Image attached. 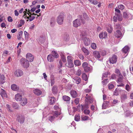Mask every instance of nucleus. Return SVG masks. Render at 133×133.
<instances>
[{
	"mask_svg": "<svg viewBox=\"0 0 133 133\" xmlns=\"http://www.w3.org/2000/svg\"><path fill=\"white\" fill-rule=\"evenodd\" d=\"M21 101L20 104L23 106L26 105L27 102V99L26 98H23Z\"/></svg>",
	"mask_w": 133,
	"mask_h": 133,
	"instance_id": "obj_23",
	"label": "nucleus"
},
{
	"mask_svg": "<svg viewBox=\"0 0 133 133\" xmlns=\"http://www.w3.org/2000/svg\"><path fill=\"white\" fill-rule=\"evenodd\" d=\"M108 86V88L110 89L113 88L114 87V86L112 83H110L109 84Z\"/></svg>",
	"mask_w": 133,
	"mask_h": 133,
	"instance_id": "obj_49",
	"label": "nucleus"
},
{
	"mask_svg": "<svg viewBox=\"0 0 133 133\" xmlns=\"http://www.w3.org/2000/svg\"><path fill=\"white\" fill-rule=\"evenodd\" d=\"M129 49V48L127 46H125L122 49V51L125 53H126L128 51Z\"/></svg>",
	"mask_w": 133,
	"mask_h": 133,
	"instance_id": "obj_28",
	"label": "nucleus"
},
{
	"mask_svg": "<svg viewBox=\"0 0 133 133\" xmlns=\"http://www.w3.org/2000/svg\"><path fill=\"white\" fill-rule=\"evenodd\" d=\"M82 78L85 81H87L88 79L87 75L85 73H83L82 75Z\"/></svg>",
	"mask_w": 133,
	"mask_h": 133,
	"instance_id": "obj_35",
	"label": "nucleus"
},
{
	"mask_svg": "<svg viewBox=\"0 0 133 133\" xmlns=\"http://www.w3.org/2000/svg\"><path fill=\"white\" fill-rule=\"evenodd\" d=\"M71 96L74 98H75L77 96V94L76 91L74 90H72L70 92Z\"/></svg>",
	"mask_w": 133,
	"mask_h": 133,
	"instance_id": "obj_20",
	"label": "nucleus"
},
{
	"mask_svg": "<svg viewBox=\"0 0 133 133\" xmlns=\"http://www.w3.org/2000/svg\"><path fill=\"white\" fill-rule=\"evenodd\" d=\"M55 58L51 54L48 55L47 57L48 61L50 62H53Z\"/></svg>",
	"mask_w": 133,
	"mask_h": 133,
	"instance_id": "obj_22",
	"label": "nucleus"
},
{
	"mask_svg": "<svg viewBox=\"0 0 133 133\" xmlns=\"http://www.w3.org/2000/svg\"><path fill=\"white\" fill-rule=\"evenodd\" d=\"M23 33V32L21 31H20L19 32L17 36V38L18 40H19L21 39Z\"/></svg>",
	"mask_w": 133,
	"mask_h": 133,
	"instance_id": "obj_31",
	"label": "nucleus"
},
{
	"mask_svg": "<svg viewBox=\"0 0 133 133\" xmlns=\"http://www.w3.org/2000/svg\"><path fill=\"white\" fill-rule=\"evenodd\" d=\"M114 35L117 38H119L122 37V34L120 31L117 30L115 32Z\"/></svg>",
	"mask_w": 133,
	"mask_h": 133,
	"instance_id": "obj_10",
	"label": "nucleus"
},
{
	"mask_svg": "<svg viewBox=\"0 0 133 133\" xmlns=\"http://www.w3.org/2000/svg\"><path fill=\"white\" fill-rule=\"evenodd\" d=\"M64 18V15L63 14L60 15L57 17V21L59 24L61 25L63 24Z\"/></svg>",
	"mask_w": 133,
	"mask_h": 133,
	"instance_id": "obj_5",
	"label": "nucleus"
},
{
	"mask_svg": "<svg viewBox=\"0 0 133 133\" xmlns=\"http://www.w3.org/2000/svg\"><path fill=\"white\" fill-rule=\"evenodd\" d=\"M8 20L9 22H12L13 21L12 17L10 16H9L8 17Z\"/></svg>",
	"mask_w": 133,
	"mask_h": 133,
	"instance_id": "obj_59",
	"label": "nucleus"
},
{
	"mask_svg": "<svg viewBox=\"0 0 133 133\" xmlns=\"http://www.w3.org/2000/svg\"><path fill=\"white\" fill-rule=\"evenodd\" d=\"M34 93L35 95L39 96L42 94V91L39 89H36L33 90Z\"/></svg>",
	"mask_w": 133,
	"mask_h": 133,
	"instance_id": "obj_17",
	"label": "nucleus"
},
{
	"mask_svg": "<svg viewBox=\"0 0 133 133\" xmlns=\"http://www.w3.org/2000/svg\"><path fill=\"white\" fill-rule=\"evenodd\" d=\"M81 50L86 55H88L90 54V52L89 50L84 47H82Z\"/></svg>",
	"mask_w": 133,
	"mask_h": 133,
	"instance_id": "obj_21",
	"label": "nucleus"
},
{
	"mask_svg": "<svg viewBox=\"0 0 133 133\" xmlns=\"http://www.w3.org/2000/svg\"><path fill=\"white\" fill-rule=\"evenodd\" d=\"M50 80L51 86H52L55 83L54 77L53 76H51Z\"/></svg>",
	"mask_w": 133,
	"mask_h": 133,
	"instance_id": "obj_29",
	"label": "nucleus"
},
{
	"mask_svg": "<svg viewBox=\"0 0 133 133\" xmlns=\"http://www.w3.org/2000/svg\"><path fill=\"white\" fill-rule=\"evenodd\" d=\"M91 3L94 5H96L98 3V2L96 0H92Z\"/></svg>",
	"mask_w": 133,
	"mask_h": 133,
	"instance_id": "obj_57",
	"label": "nucleus"
},
{
	"mask_svg": "<svg viewBox=\"0 0 133 133\" xmlns=\"http://www.w3.org/2000/svg\"><path fill=\"white\" fill-rule=\"evenodd\" d=\"M121 98L122 101L125 100L127 99V95L124 94H122L121 96Z\"/></svg>",
	"mask_w": 133,
	"mask_h": 133,
	"instance_id": "obj_36",
	"label": "nucleus"
},
{
	"mask_svg": "<svg viewBox=\"0 0 133 133\" xmlns=\"http://www.w3.org/2000/svg\"><path fill=\"white\" fill-rule=\"evenodd\" d=\"M20 24L18 25V28L20 27L23 25L25 23V21L24 20H21L20 21Z\"/></svg>",
	"mask_w": 133,
	"mask_h": 133,
	"instance_id": "obj_40",
	"label": "nucleus"
},
{
	"mask_svg": "<svg viewBox=\"0 0 133 133\" xmlns=\"http://www.w3.org/2000/svg\"><path fill=\"white\" fill-rule=\"evenodd\" d=\"M5 78L3 75L0 74V84H2L5 82Z\"/></svg>",
	"mask_w": 133,
	"mask_h": 133,
	"instance_id": "obj_19",
	"label": "nucleus"
},
{
	"mask_svg": "<svg viewBox=\"0 0 133 133\" xmlns=\"http://www.w3.org/2000/svg\"><path fill=\"white\" fill-rule=\"evenodd\" d=\"M109 104V102L108 101H104L103 104L102 108L103 109H105L106 108L107 105Z\"/></svg>",
	"mask_w": 133,
	"mask_h": 133,
	"instance_id": "obj_33",
	"label": "nucleus"
},
{
	"mask_svg": "<svg viewBox=\"0 0 133 133\" xmlns=\"http://www.w3.org/2000/svg\"><path fill=\"white\" fill-rule=\"evenodd\" d=\"M132 15L127 11L124 12L123 13V17L127 19L131 20L132 18Z\"/></svg>",
	"mask_w": 133,
	"mask_h": 133,
	"instance_id": "obj_3",
	"label": "nucleus"
},
{
	"mask_svg": "<svg viewBox=\"0 0 133 133\" xmlns=\"http://www.w3.org/2000/svg\"><path fill=\"white\" fill-rule=\"evenodd\" d=\"M82 106V110L83 111L84 108L88 109L89 108V106L88 104H86L84 105H81Z\"/></svg>",
	"mask_w": 133,
	"mask_h": 133,
	"instance_id": "obj_42",
	"label": "nucleus"
},
{
	"mask_svg": "<svg viewBox=\"0 0 133 133\" xmlns=\"http://www.w3.org/2000/svg\"><path fill=\"white\" fill-rule=\"evenodd\" d=\"M73 79L76 81V83L78 84H79L81 82V79L79 77L75 76L73 78Z\"/></svg>",
	"mask_w": 133,
	"mask_h": 133,
	"instance_id": "obj_27",
	"label": "nucleus"
},
{
	"mask_svg": "<svg viewBox=\"0 0 133 133\" xmlns=\"http://www.w3.org/2000/svg\"><path fill=\"white\" fill-rule=\"evenodd\" d=\"M17 31V29H12L11 30V32L12 33H14L15 32Z\"/></svg>",
	"mask_w": 133,
	"mask_h": 133,
	"instance_id": "obj_64",
	"label": "nucleus"
},
{
	"mask_svg": "<svg viewBox=\"0 0 133 133\" xmlns=\"http://www.w3.org/2000/svg\"><path fill=\"white\" fill-rule=\"evenodd\" d=\"M93 55L96 58L99 59L100 57V55L99 51H94L93 52Z\"/></svg>",
	"mask_w": 133,
	"mask_h": 133,
	"instance_id": "obj_14",
	"label": "nucleus"
},
{
	"mask_svg": "<svg viewBox=\"0 0 133 133\" xmlns=\"http://www.w3.org/2000/svg\"><path fill=\"white\" fill-rule=\"evenodd\" d=\"M123 79V76L122 75H119L118 80V82H121L122 81Z\"/></svg>",
	"mask_w": 133,
	"mask_h": 133,
	"instance_id": "obj_41",
	"label": "nucleus"
},
{
	"mask_svg": "<svg viewBox=\"0 0 133 133\" xmlns=\"http://www.w3.org/2000/svg\"><path fill=\"white\" fill-rule=\"evenodd\" d=\"M91 46L93 49H95L96 48V45L95 43H92L91 45Z\"/></svg>",
	"mask_w": 133,
	"mask_h": 133,
	"instance_id": "obj_44",
	"label": "nucleus"
},
{
	"mask_svg": "<svg viewBox=\"0 0 133 133\" xmlns=\"http://www.w3.org/2000/svg\"><path fill=\"white\" fill-rule=\"evenodd\" d=\"M74 64L75 65L79 66L81 64V62L78 60H76L74 61Z\"/></svg>",
	"mask_w": 133,
	"mask_h": 133,
	"instance_id": "obj_39",
	"label": "nucleus"
},
{
	"mask_svg": "<svg viewBox=\"0 0 133 133\" xmlns=\"http://www.w3.org/2000/svg\"><path fill=\"white\" fill-rule=\"evenodd\" d=\"M81 119L82 121H85L89 120V117L87 116L83 115L81 116Z\"/></svg>",
	"mask_w": 133,
	"mask_h": 133,
	"instance_id": "obj_32",
	"label": "nucleus"
},
{
	"mask_svg": "<svg viewBox=\"0 0 133 133\" xmlns=\"http://www.w3.org/2000/svg\"><path fill=\"white\" fill-rule=\"evenodd\" d=\"M28 12L29 13H28V14L29 16L27 17V18L29 19L30 21H31L35 18V17L32 15V13L30 12L29 10H28Z\"/></svg>",
	"mask_w": 133,
	"mask_h": 133,
	"instance_id": "obj_13",
	"label": "nucleus"
},
{
	"mask_svg": "<svg viewBox=\"0 0 133 133\" xmlns=\"http://www.w3.org/2000/svg\"><path fill=\"white\" fill-rule=\"evenodd\" d=\"M115 11L118 14H121V11L118 9L116 8L115 9Z\"/></svg>",
	"mask_w": 133,
	"mask_h": 133,
	"instance_id": "obj_60",
	"label": "nucleus"
},
{
	"mask_svg": "<svg viewBox=\"0 0 133 133\" xmlns=\"http://www.w3.org/2000/svg\"><path fill=\"white\" fill-rule=\"evenodd\" d=\"M14 13L15 16H18V15L19 13L17 10H15L14 11Z\"/></svg>",
	"mask_w": 133,
	"mask_h": 133,
	"instance_id": "obj_63",
	"label": "nucleus"
},
{
	"mask_svg": "<svg viewBox=\"0 0 133 133\" xmlns=\"http://www.w3.org/2000/svg\"><path fill=\"white\" fill-rule=\"evenodd\" d=\"M15 98L17 101H20L22 99V95L19 94L18 93L15 95Z\"/></svg>",
	"mask_w": 133,
	"mask_h": 133,
	"instance_id": "obj_15",
	"label": "nucleus"
},
{
	"mask_svg": "<svg viewBox=\"0 0 133 133\" xmlns=\"http://www.w3.org/2000/svg\"><path fill=\"white\" fill-rule=\"evenodd\" d=\"M114 27L116 29H121V25L120 24H117L114 26Z\"/></svg>",
	"mask_w": 133,
	"mask_h": 133,
	"instance_id": "obj_43",
	"label": "nucleus"
},
{
	"mask_svg": "<svg viewBox=\"0 0 133 133\" xmlns=\"http://www.w3.org/2000/svg\"><path fill=\"white\" fill-rule=\"evenodd\" d=\"M115 14L116 16H117V19L119 21H121L122 20V17L121 14H117L115 13Z\"/></svg>",
	"mask_w": 133,
	"mask_h": 133,
	"instance_id": "obj_38",
	"label": "nucleus"
},
{
	"mask_svg": "<svg viewBox=\"0 0 133 133\" xmlns=\"http://www.w3.org/2000/svg\"><path fill=\"white\" fill-rule=\"evenodd\" d=\"M118 8L121 10H122L124 9V6L122 4H120L118 6Z\"/></svg>",
	"mask_w": 133,
	"mask_h": 133,
	"instance_id": "obj_50",
	"label": "nucleus"
},
{
	"mask_svg": "<svg viewBox=\"0 0 133 133\" xmlns=\"http://www.w3.org/2000/svg\"><path fill=\"white\" fill-rule=\"evenodd\" d=\"M15 75L16 77L21 76L23 74V71L20 70H17L15 72Z\"/></svg>",
	"mask_w": 133,
	"mask_h": 133,
	"instance_id": "obj_11",
	"label": "nucleus"
},
{
	"mask_svg": "<svg viewBox=\"0 0 133 133\" xmlns=\"http://www.w3.org/2000/svg\"><path fill=\"white\" fill-rule=\"evenodd\" d=\"M67 58L68 62L72 61V57L70 56H68L67 57Z\"/></svg>",
	"mask_w": 133,
	"mask_h": 133,
	"instance_id": "obj_56",
	"label": "nucleus"
},
{
	"mask_svg": "<svg viewBox=\"0 0 133 133\" xmlns=\"http://www.w3.org/2000/svg\"><path fill=\"white\" fill-rule=\"evenodd\" d=\"M80 116L79 114L76 115L75 116V120L77 121H78L80 120Z\"/></svg>",
	"mask_w": 133,
	"mask_h": 133,
	"instance_id": "obj_37",
	"label": "nucleus"
},
{
	"mask_svg": "<svg viewBox=\"0 0 133 133\" xmlns=\"http://www.w3.org/2000/svg\"><path fill=\"white\" fill-rule=\"evenodd\" d=\"M87 35L86 32L85 31H82L81 32L80 35L82 36H85Z\"/></svg>",
	"mask_w": 133,
	"mask_h": 133,
	"instance_id": "obj_53",
	"label": "nucleus"
},
{
	"mask_svg": "<svg viewBox=\"0 0 133 133\" xmlns=\"http://www.w3.org/2000/svg\"><path fill=\"white\" fill-rule=\"evenodd\" d=\"M83 112L85 115H89L90 113V111L89 110L85 109L83 111Z\"/></svg>",
	"mask_w": 133,
	"mask_h": 133,
	"instance_id": "obj_47",
	"label": "nucleus"
},
{
	"mask_svg": "<svg viewBox=\"0 0 133 133\" xmlns=\"http://www.w3.org/2000/svg\"><path fill=\"white\" fill-rule=\"evenodd\" d=\"M115 72L118 75H121L120 72L118 69H116Z\"/></svg>",
	"mask_w": 133,
	"mask_h": 133,
	"instance_id": "obj_58",
	"label": "nucleus"
},
{
	"mask_svg": "<svg viewBox=\"0 0 133 133\" xmlns=\"http://www.w3.org/2000/svg\"><path fill=\"white\" fill-rule=\"evenodd\" d=\"M85 98L86 99L85 101L87 103H91L93 102V98L90 95L87 94Z\"/></svg>",
	"mask_w": 133,
	"mask_h": 133,
	"instance_id": "obj_6",
	"label": "nucleus"
},
{
	"mask_svg": "<svg viewBox=\"0 0 133 133\" xmlns=\"http://www.w3.org/2000/svg\"><path fill=\"white\" fill-rule=\"evenodd\" d=\"M82 65L83 67L84 68L85 67L88 66V64L87 63V62H84L83 63Z\"/></svg>",
	"mask_w": 133,
	"mask_h": 133,
	"instance_id": "obj_54",
	"label": "nucleus"
},
{
	"mask_svg": "<svg viewBox=\"0 0 133 133\" xmlns=\"http://www.w3.org/2000/svg\"><path fill=\"white\" fill-rule=\"evenodd\" d=\"M52 91L53 93H55L57 92V89L56 87L54 86L52 89Z\"/></svg>",
	"mask_w": 133,
	"mask_h": 133,
	"instance_id": "obj_48",
	"label": "nucleus"
},
{
	"mask_svg": "<svg viewBox=\"0 0 133 133\" xmlns=\"http://www.w3.org/2000/svg\"><path fill=\"white\" fill-rule=\"evenodd\" d=\"M125 89H126V90H127V91H129L130 89V86L129 85H128V84H127L126 85Z\"/></svg>",
	"mask_w": 133,
	"mask_h": 133,
	"instance_id": "obj_61",
	"label": "nucleus"
},
{
	"mask_svg": "<svg viewBox=\"0 0 133 133\" xmlns=\"http://www.w3.org/2000/svg\"><path fill=\"white\" fill-rule=\"evenodd\" d=\"M99 37L101 39L104 38V36L103 33L102 32L99 34Z\"/></svg>",
	"mask_w": 133,
	"mask_h": 133,
	"instance_id": "obj_51",
	"label": "nucleus"
},
{
	"mask_svg": "<svg viewBox=\"0 0 133 133\" xmlns=\"http://www.w3.org/2000/svg\"><path fill=\"white\" fill-rule=\"evenodd\" d=\"M90 69V68L87 66L84 68V71L86 72H88L89 71Z\"/></svg>",
	"mask_w": 133,
	"mask_h": 133,
	"instance_id": "obj_52",
	"label": "nucleus"
},
{
	"mask_svg": "<svg viewBox=\"0 0 133 133\" xmlns=\"http://www.w3.org/2000/svg\"><path fill=\"white\" fill-rule=\"evenodd\" d=\"M78 56L81 59L83 60L84 59V57L82 55H79Z\"/></svg>",
	"mask_w": 133,
	"mask_h": 133,
	"instance_id": "obj_62",
	"label": "nucleus"
},
{
	"mask_svg": "<svg viewBox=\"0 0 133 133\" xmlns=\"http://www.w3.org/2000/svg\"><path fill=\"white\" fill-rule=\"evenodd\" d=\"M117 56L115 55H113L111 57L109 58L110 63L112 64L116 63L117 61Z\"/></svg>",
	"mask_w": 133,
	"mask_h": 133,
	"instance_id": "obj_8",
	"label": "nucleus"
},
{
	"mask_svg": "<svg viewBox=\"0 0 133 133\" xmlns=\"http://www.w3.org/2000/svg\"><path fill=\"white\" fill-rule=\"evenodd\" d=\"M20 62L22 66L24 68H27L29 66V61L25 58H21L20 60Z\"/></svg>",
	"mask_w": 133,
	"mask_h": 133,
	"instance_id": "obj_2",
	"label": "nucleus"
},
{
	"mask_svg": "<svg viewBox=\"0 0 133 133\" xmlns=\"http://www.w3.org/2000/svg\"><path fill=\"white\" fill-rule=\"evenodd\" d=\"M16 120L20 123H22L24 122L25 118L24 116L18 115L17 116Z\"/></svg>",
	"mask_w": 133,
	"mask_h": 133,
	"instance_id": "obj_9",
	"label": "nucleus"
},
{
	"mask_svg": "<svg viewBox=\"0 0 133 133\" xmlns=\"http://www.w3.org/2000/svg\"><path fill=\"white\" fill-rule=\"evenodd\" d=\"M83 40L84 44L85 46H88L90 44V41L87 38L85 37Z\"/></svg>",
	"mask_w": 133,
	"mask_h": 133,
	"instance_id": "obj_18",
	"label": "nucleus"
},
{
	"mask_svg": "<svg viewBox=\"0 0 133 133\" xmlns=\"http://www.w3.org/2000/svg\"><path fill=\"white\" fill-rule=\"evenodd\" d=\"M51 54L55 58H57L58 57L59 55L55 51H52L51 52Z\"/></svg>",
	"mask_w": 133,
	"mask_h": 133,
	"instance_id": "obj_26",
	"label": "nucleus"
},
{
	"mask_svg": "<svg viewBox=\"0 0 133 133\" xmlns=\"http://www.w3.org/2000/svg\"><path fill=\"white\" fill-rule=\"evenodd\" d=\"M74 66V65L72 61L68 62V63L67 67L69 68H71Z\"/></svg>",
	"mask_w": 133,
	"mask_h": 133,
	"instance_id": "obj_34",
	"label": "nucleus"
},
{
	"mask_svg": "<svg viewBox=\"0 0 133 133\" xmlns=\"http://www.w3.org/2000/svg\"><path fill=\"white\" fill-rule=\"evenodd\" d=\"M11 88L12 90L14 91H17L19 89V87L15 84L12 85Z\"/></svg>",
	"mask_w": 133,
	"mask_h": 133,
	"instance_id": "obj_25",
	"label": "nucleus"
},
{
	"mask_svg": "<svg viewBox=\"0 0 133 133\" xmlns=\"http://www.w3.org/2000/svg\"><path fill=\"white\" fill-rule=\"evenodd\" d=\"M82 74V71L80 69H78L76 72V74L78 76H80Z\"/></svg>",
	"mask_w": 133,
	"mask_h": 133,
	"instance_id": "obj_45",
	"label": "nucleus"
},
{
	"mask_svg": "<svg viewBox=\"0 0 133 133\" xmlns=\"http://www.w3.org/2000/svg\"><path fill=\"white\" fill-rule=\"evenodd\" d=\"M108 79H106L102 81V82L103 85H105L108 82Z\"/></svg>",
	"mask_w": 133,
	"mask_h": 133,
	"instance_id": "obj_55",
	"label": "nucleus"
},
{
	"mask_svg": "<svg viewBox=\"0 0 133 133\" xmlns=\"http://www.w3.org/2000/svg\"><path fill=\"white\" fill-rule=\"evenodd\" d=\"M63 100L68 103H69L70 102V98L69 97L66 95H64L63 96Z\"/></svg>",
	"mask_w": 133,
	"mask_h": 133,
	"instance_id": "obj_16",
	"label": "nucleus"
},
{
	"mask_svg": "<svg viewBox=\"0 0 133 133\" xmlns=\"http://www.w3.org/2000/svg\"><path fill=\"white\" fill-rule=\"evenodd\" d=\"M0 94L3 98L4 97L6 98L8 97V95L5 91L2 89H1L0 90Z\"/></svg>",
	"mask_w": 133,
	"mask_h": 133,
	"instance_id": "obj_12",
	"label": "nucleus"
},
{
	"mask_svg": "<svg viewBox=\"0 0 133 133\" xmlns=\"http://www.w3.org/2000/svg\"><path fill=\"white\" fill-rule=\"evenodd\" d=\"M107 31L109 33H111L113 30V28L112 26L110 24L107 27Z\"/></svg>",
	"mask_w": 133,
	"mask_h": 133,
	"instance_id": "obj_24",
	"label": "nucleus"
},
{
	"mask_svg": "<svg viewBox=\"0 0 133 133\" xmlns=\"http://www.w3.org/2000/svg\"><path fill=\"white\" fill-rule=\"evenodd\" d=\"M61 114V112L58 111H54L52 113V115L48 117V119L50 122H52L54 121L55 118L57 117Z\"/></svg>",
	"mask_w": 133,
	"mask_h": 133,
	"instance_id": "obj_1",
	"label": "nucleus"
},
{
	"mask_svg": "<svg viewBox=\"0 0 133 133\" xmlns=\"http://www.w3.org/2000/svg\"><path fill=\"white\" fill-rule=\"evenodd\" d=\"M26 58L27 60L30 62H32L34 59V56L31 54L28 53L26 55Z\"/></svg>",
	"mask_w": 133,
	"mask_h": 133,
	"instance_id": "obj_7",
	"label": "nucleus"
},
{
	"mask_svg": "<svg viewBox=\"0 0 133 133\" xmlns=\"http://www.w3.org/2000/svg\"><path fill=\"white\" fill-rule=\"evenodd\" d=\"M82 20L79 19H76L73 22V25L74 27L77 28L80 26L81 24Z\"/></svg>",
	"mask_w": 133,
	"mask_h": 133,
	"instance_id": "obj_4",
	"label": "nucleus"
},
{
	"mask_svg": "<svg viewBox=\"0 0 133 133\" xmlns=\"http://www.w3.org/2000/svg\"><path fill=\"white\" fill-rule=\"evenodd\" d=\"M50 104L52 105L55 102L56 99L54 97H52L50 98Z\"/></svg>",
	"mask_w": 133,
	"mask_h": 133,
	"instance_id": "obj_30",
	"label": "nucleus"
},
{
	"mask_svg": "<svg viewBox=\"0 0 133 133\" xmlns=\"http://www.w3.org/2000/svg\"><path fill=\"white\" fill-rule=\"evenodd\" d=\"M80 100L79 98H76L74 100V102L76 105H77L79 103Z\"/></svg>",
	"mask_w": 133,
	"mask_h": 133,
	"instance_id": "obj_46",
	"label": "nucleus"
}]
</instances>
